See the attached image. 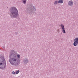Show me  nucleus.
<instances>
[{
	"label": "nucleus",
	"mask_w": 78,
	"mask_h": 78,
	"mask_svg": "<svg viewBox=\"0 0 78 78\" xmlns=\"http://www.w3.org/2000/svg\"><path fill=\"white\" fill-rule=\"evenodd\" d=\"M17 57L18 58H20V55L19 54H18L17 55Z\"/></svg>",
	"instance_id": "9d476101"
},
{
	"label": "nucleus",
	"mask_w": 78,
	"mask_h": 78,
	"mask_svg": "<svg viewBox=\"0 0 78 78\" xmlns=\"http://www.w3.org/2000/svg\"><path fill=\"white\" fill-rule=\"evenodd\" d=\"M60 27L62 28V32L65 34L66 33V30H65V28L64 27V26L62 24H61L60 25Z\"/></svg>",
	"instance_id": "20e7f679"
},
{
	"label": "nucleus",
	"mask_w": 78,
	"mask_h": 78,
	"mask_svg": "<svg viewBox=\"0 0 78 78\" xmlns=\"http://www.w3.org/2000/svg\"><path fill=\"white\" fill-rule=\"evenodd\" d=\"M73 2L72 1H70L68 2V5L69 6H72V5H73Z\"/></svg>",
	"instance_id": "39448f33"
},
{
	"label": "nucleus",
	"mask_w": 78,
	"mask_h": 78,
	"mask_svg": "<svg viewBox=\"0 0 78 78\" xmlns=\"http://www.w3.org/2000/svg\"><path fill=\"white\" fill-rule=\"evenodd\" d=\"M57 31H58V33H59V29H57Z\"/></svg>",
	"instance_id": "f8f14e48"
},
{
	"label": "nucleus",
	"mask_w": 78,
	"mask_h": 78,
	"mask_svg": "<svg viewBox=\"0 0 78 78\" xmlns=\"http://www.w3.org/2000/svg\"><path fill=\"white\" fill-rule=\"evenodd\" d=\"M73 45L75 47H76L77 45V44H78V38H76L74 39V42L73 43Z\"/></svg>",
	"instance_id": "7ed1b4c3"
},
{
	"label": "nucleus",
	"mask_w": 78,
	"mask_h": 78,
	"mask_svg": "<svg viewBox=\"0 0 78 78\" xmlns=\"http://www.w3.org/2000/svg\"><path fill=\"white\" fill-rule=\"evenodd\" d=\"M23 2L24 3V4L26 3V2H27V0H23Z\"/></svg>",
	"instance_id": "9b49d317"
},
{
	"label": "nucleus",
	"mask_w": 78,
	"mask_h": 78,
	"mask_svg": "<svg viewBox=\"0 0 78 78\" xmlns=\"http://www.w3.org/2000/svg\"><path fill=\"white\" fill-rule=\"evenodd\" d=\"M63 0H59L58 1V3H63Z\"/></svg>",
	"instance_id": "0eeeda50"
},
{
	"label": "nucleus",
	"mask_w": 78,
	"mask_h": 78,
	"mask_svg": "<svg viewBox=\"0 0 78 78\" xmlns=\"http://www.w3.org/2000/svg\"><path fill=\"white\" fill-rule=\"evenodd\" d=\"M28 62V59H26V63H27Z\"/></svg>",
	"instance_id": "ddd939ff"
},
{
	"label": "nucleus",
	"mask_w": 78,
	"mask_h": 78,
	"mask_svg": "<svg viewBox=\"0 0 78 78\" xmlns=\"http://www.w3.org/2000/svg\"><path fill=\"white\" fill-rule=\"evenodd\" d=\"M3 64V60L2 59L1 60H0V68H2V66Z\"/></svg>",
	"instance_id": "423d86ee"
},
{
	"label": "nucleus",
	"mask_w": 78,
	"mask_h": 78,
	"mask_svg": "<svg viewBox=\"0 0 78 78\" xmlns=\"http://www.w3.org/2000/svg\"><path fill=\"white\" fill-rule=\"evenodd\" d=\"M58 1H55L54 2V5H56V4L58 3Z\"/></svg>",
	"instance_id": "6e6552de"
},
{
	"label": "nucleus",
	"mask_w": 78,
	"mask_h": 78,
	"mask_svg": "<svg viewBox=\"0 0 78 78\" xmlns=\"http://www.w3.org/2000/svg\"><path fill=\"white\" fill-rule=\"evenodd\" d=\"M19 72H20V71L18 70L15 73L16 74H18V73H19Z\"/></svg>",
	"instance_id": "1a4fd4ad"
},
{
	"label": "nucleus",
	"mask_w": 78,
	"mask_h": 78,
	"mask_svg": "<svg viewBox=\"0 0 78 78\" xmlns=\"http://www.w3.org/2000/svg\"><path fill=\"white\" fill-rule=\"evenodd\" d=\"M10 58L12 57L11 59H10L9 62L12 65L14 66L20 64V60L17 61V57H16V54L15 53V51L14 50H12L9 55Z\"/></svg>",
	"instance_id": "f257e3e1"
},
{
	"label": "nucleus",
	"mask_w": 78,
	"mask_h": 78,
	"mask_svg": "<svg viewBox=\"0 0 78 78\" xmlns=\"http://www.w3.org/2000/svg\"><path fill=\"white\" fill-rule=\"evenodd\" d=\"M10 12L12 14V16L13 17H16L18 15V10L16 8L12 7L10 9Z\"/></svg>",
	"instance_id": "f03ea898"
},
{
	"label": "nucleus",
	"mask_w": 78,
	"mask_h": 78,
	"mask_svg": "<svg viewBox=\"0 0 78 78\" xmlns=\"http://www.w3.org/2000/svg\"><path fill=\"white\" fill-rule=\"evenodd\" d=\"M12 74H15V72L14 71H13L12 73Z\"/></svg>",
	"instance_id": "4468645a"
}]
</instances>
